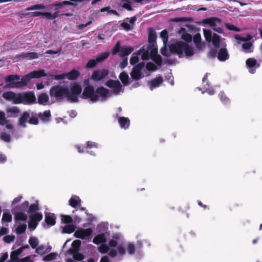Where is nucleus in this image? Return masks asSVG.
Returning <instances> with one entry per match:
<instances>
[{
	"label": "nucleus",
	"mask_w": 262,
	"mask_h": 262,
	"mask_svg": "<svg viewBox=\"0 0 262 262\" xmlns=\"http://www.w3.org/2000/svg\"><path fill=\"white\" fill-rule=\"evenodd\" d=\"M123 241L122 236L118 233L115 234L112 239L109 242V246L111 247H115L116 249H112L109 252V255L112 257L117 255L123 256L126 252L130 255L135 254L136 252V246L133 242H126L121 244L120 243Z\"/></svg>",
	"instance_id": "obj_1"
},
{
	"label": "nucleus",
	"mask_w": 262,
	"mask_h": 262,
	"mask_svg": "<svg viewBox=\"0 0 262 262\" xmlns=\"http://www.w3.org/2000/svg\"><path fill=\"white\" fill-rule=\"evenodd\" d=\"M28 206L29 202L28 201H25L20 206H16L12 210L13 213L14 214L15 220L16 222L15 231L17 234H21L26 230V224L20 223L19 221H25L27 220L28 217L27 214L22 212V211H26L28 208Z\"/></svg>",
	"instance_id": "obj_2"
},
{
	"label": "nucleus",
	"mask_w": 262,
	"mask_h": 262,
	"mask_svg": "<svg viewBox=\"0 0 262 262\" xmlns=\"http://www.w3.org/2000/svg\"><path fill=\"white\" fill-rule=\"evenodd\" d=\"M108 94L109 90L103 86L98 87L95 91L94 87L91 85L84 88L81 97L84 99H90L92 102H95L99 100V97L105 100Z\"/></svg>",
	"instance_id": "obj_3"
},
{
	"label": "nucleus",
	"mask_w": 262,
	"mask_h": 262,
	"mask_svg": "<svg viewBox=\"0 0 262 262\" xmlns=\"http://www.w3.org/2000/svg\"><path fill=\"white\" fill-rule=\"evenodd\" d=\"M20 76L17 74L9 75L5 78V81L7 83V87L9 88H21L26 86L30 82L31 78L29 73L23 76L19 81Z\"/></svg>",
	"instance_id": "obj_4"
},
{
	"label": "nucleus",
	"mask_w": 262,
	"mask_h": 262,
	"mask_svg": "<svg viewBox=\"0 0 262 262\" xmlns=\"http://www.w3.org/2000/svg\"><path fill=\"white\" fill-rule=\"evenodd\" d=\"M97 229L100 233L95 236L93 241V243L96 244L105 243L107 237L109 235V233L107 231L108 224L107 223L100 224L98 225Z\"/></svg>",
	"instance_id": "obj_5"
},
{
	"label": "nucleus",
	"mask_w": 262,
	"mask_h": 262,
	"mask_svg": "<svg viewBox=\"0 0 262 262\" xmlns=\"http://www.w3.org/2000/svg\"><path fill=\"white\" fill-rule=\"evenodd\" d=\"M69 88L62 87L59 85L52 86L50 90V95L52 97H55L57 100L62 99L69 95Z\"/></svg>",
	"instance_id": "obj_6"
},
{
	"label": "nucleus",
	"mask_w": 262,
	"mask_h": 262,
	"mask_svg": "<svg viewBox=\"0 0 262 262\" xmlns=\"http://www.w3.org/2000/svg\"><path fill=\"white\" fill-rule=\"evenodd\" d=\"M187 46V43L183 41H178L169 46V51L173 54H177L181 56L183 54L184 47Z\"/></svg>",
	"instance_id": "obj_7"
},
{
	"label": "nucleus",
	"mask_w": 262,
	"mask_h": 262,
	"mask_svg": "<svg viewBox=\"0 0 262 262\" xmlns=\"http://www.w3.org/2000/svg\"><path fill=\"white\" fill-rule=\"evenodd\" d=\"M81 245V242L79 240H75L72 244V247L69 250V252L73 255V258L78 260H81L83 259V255L77 252L78 248Z\"/></svg>",
	"instance_id": "obj_8"
},
{
	"label": "nucleus",
	"mask_w": 262,
	"mask_h": 262,
	"mask_svg": "<svg viewBox=\"0 0 262 262\" xmlns=\"http://www.w3.org/2000/svg\"><path fill=\"white\" fill-rule=\"evenodd\" d=\"M93 231L91 229H78L74 233L75 237L86 241H90L91 238Z\"/></svg>",
	"instance_id": "obj_9"
},
{
	"label": "nucleus",
	"mask_w": 262,
	"mask_h": 262,
	"mask_svg": "<svg viewBox=\"0 0 262 262\" xmlns=\"http://www.w3.org/2000/svg\"><path fill=\"white\" fill-rule=\"evenodd\" d=\"M105 85L109 88H113V92L116 95L124 91V89L122 88L120 81L118 80H108L106 82Z\"/></svg>",
	"instance_id": "obj_10"
},
{
	"label": "nucleus",
	"mask_w": 262,
	"mask_h": 262,
	"mask_svg": "<svg viewBox=\"0 0 262 262\" xmlns=\"http://www.w3.org/2000/svg\"><path fill=\"white\" fill-rule=\"evenodd\" d=\"M42 219V215L41 213L37 212L31 214L30 216V220L28 223L29 228L34 230L36 228L38 222L41 221Z\"/></svg>",
	"instance_id": "obj_11"
},
{
	"label": "nucleus",
	"mask_w": 262,
	"mask_h": 262,
	"mask_svg": "<svg viewBox=\"0 0 262 262\" xmlns=\"http://www.w3.org/2000/svg\"><path fill=\"white\" fill-rule=\"evenodd\" d=\"M144 66L145 63L141 62L133 67L130 73V76L132 79L135 80H138L142 77L141 71L144 67Z\"/></svg>",
	"instance_id": "obj_12"
},
{
	"label": "nucleus",
	"mask_w": 262,
	"mask_h": 262,
	"mask_svg": "<svg viewBox=\"0 0 262 262\" xmlns=\"http://www.w3.org/2000/svg\"><path fill=\"white\" fill-rule=\"evenodd\" d=\"M108 75L107 69L98 70L94 71L91 76V79L95 81H99L103 79Z\"/></svg>",
	"instance_id": "obj_13"
},
{
	"label": "nucleus",
	"mask_w": 262,
	"mask_h": 262,
	"mask_svg": "<svg viewBox=\"0 0 262 262\" xmlns=\"http://www.w3.org/2000/svg\"><path fill=\"white\" fill-rule=\"evenodd\" d=\"M29 17H37L39 16H45L47 19H54L58 17L57 13H52L49 12H42L40 11H34L29 12Z\"/></svg>",
	"instance_id": "obj_14"
},
{
	"label": "nucleus",
	"mask_w": 262,
	"mask_h": 262,
	"mask_svg": "<svg viewBox=\"0 0 262 262\" xmlns=\"http://www.w3.org/2000/svg\"><path fill=\"white\" fill-rule=\"evenodd\" d=\"M22 95L23 103L25 104H31L36 101V97L32 92H25Z\"/></svg>",
	"instance_id": "obj_15"
},
{
	"label": "nucleus",
	"mask_w": 262,
	"mask_h": 262,
	"mask_svg": "<svg viewBox=\"0 0 262 262\" xmlns=\"http://www.w3.org/2000/svg\"><path fill=\"white\" fill-rule=\"evenodd\" d=\"M163 79L161 76H159L148 82V85L150 90L152 91L154 89L159 87L163 82Z\"/></svg>",
	"instance_id": "obj_16"
},
{
	"label": "nucleus",
	"mask_w": 262,
	"mask_h": 262,
	"mask_svg": "<svg viewBox=\"0 0 262 262\" xmlns=\"http://www.w3.org/2000/svg\"><path fill=\"white\" fill-rule=\"evenodd\" d=\"M7 116L9 118H17L20 114V111L17 106H12L6 110Z\"/></svg>",
	"instance_id": "obj_17"
},
{
	"label": "nucleus",
	"mask_w": 262,
	"mask_h": 262,
	"mask_svg": "<svg viewBox=\"0 0 262 262\" xmlns=\"http://www.w3.org/2000/svg\"><path fill=\"white\" fill-rule=\"evenodd\" d=\"M157 35L152 28H148V38L149 46L154 47L156 43Z\"/></svg>",
	"instance_id": "obj_18"
},
{
	"label": "nucleus",
	"mask_w": 262,
	"mask_h": 262,
	"mask_svg": "<svg viewBox=\"0 0 262 262\" xmlns=\"http://www.w3.org/2000/svg\"><path fill=\"white\" fill-rule=\"evenodd\" d=\"M116 116L120 127L125 129L128 128L130 125V120L127 117H120L118 114L116 115Z\"/></svg>",
	"instance_id": "obj_19"
},
{
	"label": "nucleus",
	"mask_w": 262,
	"mask_h": 262,
	"mask_svg": "<svg viewBox=\"0 0 262 262\" xmlns=\"http://www.w3.org/2000/svg\"><path fill=\"white\" fill-rule=\"evenodd\" d=\"M217 57L221 61H224L227 60L229 57L227 50L226 48H221L217 53Z\"/></svg>",
	"instance_id": "obj_20"
},
{
	"label": "nucleus",
	"mask_w": 262,
	"mask_h": 262,
	"mask_svg": "<svg viewBox=\"0 0 262 262\" xmlns=\"http://www.w3.org/2000/svg\"><path fill=\"white\" fill-rule=\"evenodd\" d=\"M30 117L29 113L25 111L23 112V114L18 119V124L19 126L25 127L26 126V123L28 121V120Z\"/></svg>",
	"instance_id": "obj_21"
},
{
	"label": "nucleus",
	"mask_w": 262,
	"mask_h": 262,
	"mask_svg": "<svg viewBox=\"0 0 262 262\" xmlns=\"http://www.w3.org/2000/svg\"><path fill=\"white\" fill-rule=\"evenodd\" d=\"M30 77L32 78H39L41 77H45L47 76L45 73V70L41 69L38 71H33L29 73Z\"/></svg>",
	"instance_id": "obj_22"
},
{
	"label": "nucleus",
	"mask_w": 262,
	"mask_h": 262,
	"mask_svg": "<svg viewBox=\"0 0 262 262\" xmlns=\"http://www.w3.org/2000/svg\"><path fill=\"white\" fill-rule=\"evenodd\" d=\"M220 19L216 17H209L203 20L202 23L205 24L209 25L212 28L216 27V22H220Z\"/></svg>",
	"instance_id": "obj_23"
},
{
	"label": "nucleus",
	"mask_w": 262,
	"mask_h": 262,
	"mask_svg": "<svg viewBox=\"0 0 262 262\" xmlns=\"http://www.w3.org/2000/svg\"><path fill=\"white\" fill-rule=\"evenodd\" d=\"M69 205L73 208H76L80 205L81 200L77 195H73L69 201Z\"/></svg>",
	"instance_id": "obj_24"
},
{
	"label": "nucleus",
	"mask_w": 262,
	"mask_h": 262,
	"mask_svg": "<svg viewBox=\"0 0 262 262\" xmlns=\"http://www.w3.org/2000/svg\"><path fill=\"white\" fill-rule=\"evenodd\" d=\"M23 250V248H19L18 249L12 251L10 254V262L11 261H14L16 262L18 260H20V259L18 258V256L21 254Z\"/></svg>",
	"instance_id": "obj_25"
},
{
	"label": "nucleus",
	"mask_w": 262,
	"mask_h": 262,
	"mask_svg": "<svg viewBox=\"0 0 262 262\" xmlns=\"http://www.w3.org/2000/svg\"><path fill=\"white\" fill-rule=\"evenodd\" d=\"M134 50L132 47L123 46L121 48V52L119 55L121 57H124L129 55Z\"/></svg>",
	"instance_id": "obj_26"
},
{
	"label": "nucleus",
	"mask_w": 262,
	"mask_h": 262,
	"mask_svg": "<svg viewBox=\"0 0 262 262\" xmlns=\"http://www.w3.org/2000/svg\"><path fill=\"white\" fill-rule=\"evenodd\" d=\"M80 75V72L75 69L72 70L70 72L66 73L67 77L69 80H74Z\"/></svg>",
	"instance_id": "obj_27"
},
{
	"label": "nucleus",
	"mask_w": 262,
	"mask_h": 262,
	"mask_svg": "<svg viewBox=\"0 0 262 262\" xmlns=\"http://www.w3.org/2000/svg\"><path fill=\"white\" fill-rule=\"evenodd\" d=\"M45 221L47 224L50 226L55 225V217L54 214L50 213L46 214Z\"/></svg>",
	"instance_id": "obj_28"
},
{
	"label": "nucleus",
	"mask_w": 262,
	"mask_h": 262,
	"mask_svg": "<svg viewBox=\"0 0 262 262\" xmlns=\"http://www.w3.org/2000/svg\"><path fill=\"white\" fill-rule=\"evenodd\" d=\"M38 117L40 119L43 121H49L51 117V112L50 110L44 111L42 113H40L38 114Z\"/></svg>",
	"instance_id": "obj_29"
},
{
	"label": "nucleus",
	"mask_w": 262,
	"mask_h": 262,
	"mask_svg": "<svg viewBox=\"0 0 262 262\" xmlns=\"http://www.w3.org/2000/svg\"><path fill=\"white\" fill-rule=\"evenodd\" d=\"M220 36L215 33L213 34L211 41H212V44L215 48L217 49L220 47Z\"/></svg>",
	"instance_id": "obj_30"
},
{
	"label": "nucleus",
	"mask_w": 262,
	"mask_h": 262,
	"mask_svg": "<svg viewBox=\"0 0 262 262\" xmlns=\"http://www.w3.org/2000/svg\"><path fill=\"white\" fill-rule=\"evenodd\" d=\"M72 94L79 95L81 93V88L77 83H75L70 89Z\"/></svg>",
	"instance_id": "obj_31"
},
{
	"label": "nucleus",
	"mask_w": 262,
	"mask_h": 262,
	"mask_svg": "<svg viewBox=\"0 0 262 262\" xmlns=\"http://www.w3.org/2000/svg\"><path fill=\"white\" fill-rule=\"evenodd\" d=\"M119 79L124 85L129 84V77L128 74L125 72H122L119 75Z\"/></svg>",
	"instance_id": "obj_32"
},
{
	"label": "nucleus",
	"mask_w": 262,
	"mask_h": 262,
	"mask_svg": "<svg viewBox=\"0 0 262 262\" xmlns=\"http://www.w3.org/2000/svg\"><path fill=\"white\" fill-rule=\"evenodd\" d=\"M55 7L54 11L55 12L53 13H57L58 14V17L60 15V14L59 13V11H58V9H61L62 7L61 2L59 1H56L55 3L50 4L49 5L47 8L49 9V7Z\"/></svg>",
	"instance_id": "obj_33"
},
{
	"label": "nucleus",
	"mask_w": 262,
	"mask_h": 262,
	"mask_svg": "<svg viewBox=\"0 0 262 262\" xmlns=\"http://www.w3.org/2000/svg\"><path fill=\"white\" fill-rule=\"evenodd\" d=\"M49 101V97L46 93H41L38 97V103L40 104H45Z\"/></svg>",
	"instance_id": "obj_34"
},
{
	"label": "nucleus",
	"mask_w": 262,
	"mask_h": 262,
	"mask_svg": "<svg viewBox=\"0 0 262 262\" xmlns=\"http://www.w3.org/2000/svg\"><path fill=\"white\" fill-rule=\"evenodd\" d=\"M51 250V248H46L45 246L43 245H41L38 246V247L36 249V252L39 254L43 255L50 252Z\"/></svg>",
	"instance_id": "obj_35"
},
{
	"label": "nucleus",
	"mask_w": 262,
	"mask_h": 262,
	"mask_svg": "<svg viewBox=\"0 0 262 262\" xmlns=\"http://www.w3.org/2000/svg\"><path fill=\"white\" fill-rule=\"evenodd\" d=\"M75 230V227L74 225L66 224L63 227L62 232L64 233H71Z\"/></svg>",
	"instance_id": "obj_36"
},
{
	"label": "nucleus",
	"mask_w": 262,
	"mask_h": 262,
	"mask_svg": "<svg viewBox=\"0 0 262 262\" xmlns=\"http://www.w3.org/2000/svg\"><path fill=\"white\" fill-rule=\"evenodd\" d=\"M29 243L33 249H36L39 244L38 238L34 236L30 237L29 239Z\"/></svg>",
	"instance_id": "obj_37"
},
{
	"label": "nucleus",
	"mask_w": 262,
	"mask_h": 262,
	"mask_svg": "<svg viewBox=\"0 0 262 262\" xmlns=\"http://www.w3.org/2000/svg\"><path fill=\"white\" fill-rule=\"evenodd\" d=\"M219 97L221 102L224 105H228L230 103V100L225 94L224 92H221L219 94Z\"/></svg>",
	"instance_id": "obj_38"
},
{
	"label": "nucleus",
	"mask_w": 262,
	"mask_h": 262,
	"mask_svg": "<svg viewBox=\"0 0 262 262\" xmlns=\"http://www.w3.org/2000/svg\"><path fill=\"white\" fill-rule=\"evenodd\" d=\"M12 101L14 104L23 103L22 94L21 93H18V94L15 93Z\"/></svg>",
	"instance_id": "obj_39"
},
{
	"label": "nucleus",
	"mask_w": 262,
	"mask_h": 262,
	"mask_svg": "<svg viewBox=\"0 0 262 262\" xmlns=\"http://www.w3.org/2000/svg\"><path fill=\"white\" fill-rule=\"evenodd\" d=\"M46 6L43 4H35L34 5H32L29 7H27L25 9L26 11H30L34 10H38V9H45Z\"/></svg>",
	"instance_id": "obj_40"
},
{
	"label": "nucleus",
	"mask_w": 262,
	"mask_h": 262,
	"mask_svg": "<svg viewBox=\"0 0 262 262\" xmlns=\"http://www.w3.org/2000/svg\"><path fill=\"white\" fill-rule=\"evenodd\" d=\"M141 50V49L138 51L137 54L134 53L132 57H130L129 62L131 65H134L138 62L139 58L138 57V55L140 54Z\"/></svg>",
	"instance_id": "obj_41"
},
{
	"label": "nucleus",
	"mask_w": 262,
	"mask_h": 262,
	"mask_svg": "<svg viewBox=\"0 0 262 262\" xmlns=\"http://www.w3.org/2000/svg\"><path fill=\"white\" fill-rule=\"evenodd\" d=\"M160 37L163 39V45H167L168 40V33L166 30L165 29L161 32Z\"/></svg>",
	"instance_id": "obj_42"
},
{
	"label": "nucleus",
	"mask_w": 262,
	"mask_h": 262,
	"mask_svg": "<svg viewBox=\"0 0 262 262\" xmlns=\"http://www.w3.org/2000/svg\"><path fill=\"white\" fill-rule=\"evenodd\" d=\"M203 33L206 40L208 42H211L213 35L212 34L211 31L209 29H204Z\"/></svg>",
	"instance_id": "obj_43"
},
{
	"label": "nucleus",
	"mask_w": 262,
	"mask_h": 262,
	"mask_svg": "<svg viewBox=\"0 0 262 262\" xmlns=\"http://www.w3.org/2000/svg\"><path fill=\"white\" fill-rule=\"evenodd\" d=\"M14 94L13 92H6L3 93V97L7 100L12 101Z\"/></svg>",
	"instance_id": "obj_44"
},
{
	"label": "nucleus",
	"mask_w": 262,
	"mask_h": 262,
	"mask_svg": "<svg viewBox=\"0 0 262 262\" xmlns=\"http://www.w3.org/2000/svg\"><path fill=\"white\" fill-rule=\"evenodd\" d=\"M121 2H125L121 5V7L128 11L133 10V8L131 5V2L129 0H120Z\"/></svg>",
	"instance_id": "obj_45"
},
{
	"label": "nucleus",
	"mask_w": 262,
	"mask_h": 262,
	"mask_svg": "<svg viewBox=\"0 0 262 262\" xmlns=\"http://www.w3.org/2000/svg\"><path fill=\"white\" fill-rule=\"evenodd\" d=\"M8 122L9 120L6 119L5 112L0 111V124L5 125Z\"/></svg>",
	"instance_id": "obj_46"
},
{
	"label": "nucleus",
	"mask_w": 262,
	"mask_h": 262,
	"mask_svg": "<svg viewBox=\"0 0 262 262\" xmlns=\"http://www.w3.org/2000/svg\"><path fill=\"white\" fill-rule=\"evenodd\" d=\"M110 55L108 52H106L101 53L97 57L96 59L98 62H100L106 59Z\"/></svg>",
	"instance_id": "obj_47"
},
{
	"label": "nucleus",
	"mask_w": 262,
	"mask_h": 262,
	"mask_svg": "<svg viewBox=\"0 0 262 262\" xmlns=\"http://www.w3.org/2000/svg\"><path fill=\"white\" fill-rule=\"evenodd\" d=\"M183 52H185L187 56H191L193 54V50L192 48L190 47L187 43V46L184 47Z\"/></svg>",
	"instance_id": "obj_48"
},
{
	"label": "nucleus",
	"mask_w": 262,
	"mask_h": 262,
	"mask_svg": "<svg viewBox=\"0 0 262 262\" xmlns=\"http://www.w3.org/2000/svg\"><path fill=\"white\" fill-rule=\"evenodd\" d=\"M2 221L4 222H10L12 221V216L9 212H4L2 216Z\"/></svg>",
	"instance_id": "obj_49"
},
{
	"label": "nucleus",
	"mask_w": 262,
	"mask_h": 262,
	"mask_svg": "<svg viewBox=\"0 0 262 262\" xmlns=\"http://www.w3.org/2000/svg\"><path fill=\"white\" fill-rule=\"evenodd\" d=\"M257 61L254 58H248L247 59L246 63V65L249 68H253L255 66Z\"/></svg>",
	"instance_id": "obj_50"
},
{
	"label": "nucleus",
	"mask_w": 262,
	"mask_h": 262,
	"mask_svg": "<svg viewBox=\"0 0 262 262\" xmlns=\"http://www.w3.org/2000/svg\"><path fill=\"white\" fill-rule=\"evenodd\" d=\"M38 210V206L37 204H31L30 206H28V208L26 211L23 210L22 212L26 213V212H32Z\"/></svg>",
	"instance_id": "obj_51"
},
{
	"label": "nucleus",
	"mask_w": 262,
	"mask_h": 262,
	"mask_svg": "<svg viewBox=\"0 0 262 262\" xmlns=\"http://www.w3.org/2000/svg\"><path fill=\"white\" fill-rule=\"evenodd\" d=\"M151 59L158 66L162 64V59L160 55H158L151 57Z\"/></svg>",
	"instance_id": "obj_52"
},
{
	"label": "nucleus",
	"mask_w": 262,
	"mask_h": 262,
	"mask_svg": "<svg viewBox=\"0 0 262 262\" xmlns=\"http://www.w3.org/2000/svg\"><path fill=\"white\" fill-rule=\"evenodd\" d=\"M98 63V61H97V59H93L90 60L88 63L86 64V67L87 68H93L95 67L97 64Z\"/></svg>",
	"instance_id": "obj_53"
},
{
	"label": "nucleus",
	"mask_w": 262,
	"mask_h": 262,
	"mask_svg": "<svg viewBox=\"0 0 262 262\" xmlns=\"http://www.w3.org/2000/svg\"><path fill=\"white\" fill-rule=\"evenodd\" d=\"M57 256V254L54 253H50L49 254L43 257V260L45 261H50L55 259Z\"/></svg>",
	"instance_id": "obj_54"
},
{
	"label": "nucleus",
	"mask_w": 262,
	"mask_h": 262,
	"mask_svg": "<svg viewBox=\"0 0 262 262\" xmlns=\"http://www.w3.org/2000/svg\"><path fill=\"white\" fill-rule=\"evenodd\" d=\"M25 57L30 59H37L38 58V54L36 52H28L25 54Z\"/></svg>",
	"instance_id": "obj_55"
},
{
	"label": "nucleus",
	"mask_w": 262,
	"mask_h": 262,
	"mask_svg": "<svg viewBox=\"0 0 262 262\" xmlns=\"http://www.w3.org/2000/svg\"><path fill=\"white\" fill-rule=\"evenodd\" d=\"M146 68L149 71H155L157 69V66L152 62H148L146 65Z\"/></svg>",
	"instance_id": "obj_56"
},
{
	"label": "nucleus",
	"mask_w": 262,
	"mask_h": 262,
	"mask_svg": "<svg viewBox=\"0 0 262 262\" xmlns=\"http://www.w3.org/2000/svg\"><path fill=\"white\" fill-rule=\"evenodd\" d=\"M109 247L108 246L102 244L99 248V250L100 252L102 253H106L109 251Z\"/></svg>",
	"instance_id": "obj_57"
},
{
	"label": "nucleus",
	"mask_w": 262,
	"mask_h": 262,
	"mask_svg": "<svg viewBox=\"0 0 262 262\" xmlns=\"http://www.w3.org/2000/svg\"><path fill=\"white\" fill-rule=\"evenodd\" d=\"M14 239L15 236L10 235H6L3 238L4 241L8 244L13 242L14 241Z\"/></svg>",
	"instance_id": "obj_58"
},
{
	"label": "nucleus",
	"mask_w": 262,
	"mask_h": 262,
	"mask_svg": "<svg viewBox=\"0 0 262 262\" xmlns=\"http://www.w3.org/2000/svg\"><path fill=\"white\" fill-rule=\"evenodd\" d=\"M78 95H74V94H70V91H69V95L66 97L68 98L69 100L73 102H76L78 101V98H77Z\"/></svg>",
	"instance_id": "obj_59"
},
{
	"label": "nucleus",
	"mask_w": 262,
	"mask_h": 262,
	"mask_svg": "<svg viewBox=\"0 0 262 262\" xmlns=\"http://www.w3.org/2000/svg\"><path fill=\"white\" fill-rule=\"evenodd\" d=\"M148 48V50L150 49V58L151 57L158 55V49L157 47H155V46L154 47H151L150 46H149Z\"/></svg>",
	"instance_id": "obj_60"
},
{
	"label": "nucleus",
	"mask_w": 262,
	"mask_h": 262,
	"mask_svg": "<svg viewBox=\"0 0 262 262\" xmlns=\"http://www.w3.org/2000/svg\"><path fill=\"white\" fill-rule=\"evenodd\" d=\"M72 218L69 215H61V221L62 223L68 224L72 222Z\"/></svg>",
	"instance_id": "obj_61"
},
{
	"label": "nucleus",
	"mask_w": 262,
	"mask_h": 262,
	"mask_svg": "<svg viewBox=\"0 0 262 262\" xmlns=\"http://www.w3.org/2000/svg\"><path fill=\"white\" fill-rule=\"evenodd\" d=\"M182 38L187 42H190L192 40V36L188 33H185L182 35Z\"/></svg>",
	"instance_id": "obj_62"
},
{
	"label": "nucleus",
	"mask_w": 262,
	"mask_h": 262,
	"mask_svg": "<svg viewBox=\"0 0 262 262\" xmlns=\"http://www.w3.org/2000/svg\"><path fill=\"white\" fill-rule=\"evenodd\" d=\"M120 45L119 42H117V43L114 46L112 51V54L113 55H116L117 53H118L120 51Z\"/></svg>",
	"instance_id": "obj_63"
},
{
	"label": "nucleus",
	"mask_w": 262,
	"mask_h": 262,
	"mask_svg": "<svg viewBox=\"0 0 262 262\" xmlns=\"http://www.w3.org/2000/svg\"><path fill=\"white\" fill-rule=\"evenodd\" d=\"M1 138L3 141L7 142H10L11 140L10 136L6 133H2L1 136Z\"/></svg>",
	"instance_id": "obj_64"
}]
</instances>
